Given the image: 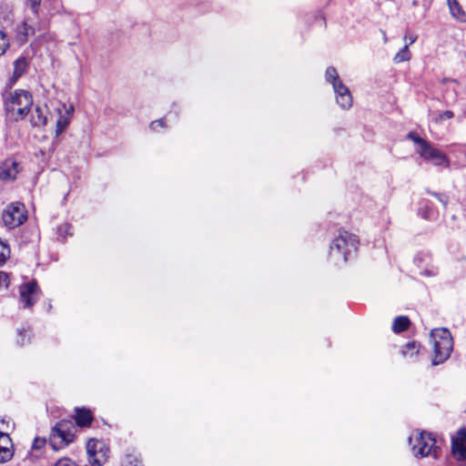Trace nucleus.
<instances>
[{
    "instance_id": "33",
    "label": "nucleus",
    "mask_w": 466,
    "mask_h": 466,
    "mask_svg": "<svg viewBox=\"0 0 466 466\" xmlns=\"http://www.w3.org/2000/svg\"><path fill=\"white\" fill-rule=\"evenodd\" d=\"M7 286H8V275L4 271H0V288L7 287Z\"/></svg>"
},
{
    "instance_id": "12",
    "label": "nucleus",
    "mask_w": 466,
    "mask_h": 466,
    "mask_svg": "<svg viewBox=\"0 0 466 466\" xmlns=\"http://www.w3.org/2000/svg\"><path fill=\"white\" fill-rule=\"evenodd\" d=\"M47 113L48 108L46 106H41L36 105L30 119L32 126L35 127L46 126L47 123Z\"/></svg>"
},
{
    "instance_id": "14",
    "label": "nucleus",
    "mask_w": 466,
    "mask_h": 466,
    "mask_svg": "<svg viewBox=\"0 0 466 466\" xmlns=\"http://www.w3.org/2000/svg\"><path fill=\"white\" fill-rule=\"evenodd\" d=\"M18 164L6 160L0 166V179H15L18 173Z\"/></svg>"
},
{
    "instance_id": "13",
    "label": "nucleus",
    "mask_w": 466,
    "mask_h": 466,
    "mask_svg": "<svg viewBox=\"0 0 466 466\" xmlns=\"http://www.w3.org/2000/svg\"><path fill=\"white\" fill-rule=\"evenodd\" d=\"M76 424L81 428L89 427L93 421V415L90 410L86 408H76Z\"/></svg>"
},
{
    "instance_id": "5",
    "label": "nucleus",
    "mask_w": 466,
    "mask_h": 466,
    "mask_svg": "<svg viewBox=\"0 0 466 466\" xmlns=\"http://www.w3.org/2000/svg\"><path fill=\"white\" fill-rule=\"evenodd\" d=\"M359 240L357 236L346 231L339 230L338 237L330 245V253L342 257L344 262L348 261L358 249Z\"/></svg>"
},
{
    "instance_id": "3",
    "label": "nucleus",
    "mask_w": 466,
    "mask_h": 466,
    "mask_svg": "<svg viewBox=\"0 0 466 466\" xmlns=\"http://www.w3.org/2000/svg\"><path fill=\"white\" fill-rule=\"evenodd\" d=\"M413 455L416 458L438 457V447L432 434L426 431H414L409 438Z\"/></svg>"
},
{
    "instance_id": "16",
    "label": "nucleus",
    "mask_w": 466,
    "mask_h": 466,
    "mask_svg": "<svg viewBox=\"0 0 466 466\" xmlns=\"http://www.w3.org/2000/svg\"><path fill=\"white\" fill-rule=\"evenodd\" d=\"M73 110V106H70V109H66V115H62L61 111L59 110V117L56 121V136L58 137L59 135H61L65 130L66 128L68 127L69 123H70V117L68 116V115L70 114V111Z\"/></svg>"
},
{
    "instance_id": "20",
    "label": "nucleus",
    "mask_w": 466,
    "mask_h": 466,
    "mask_svg": "<svg viewBox=\"0 0 466 466\" xmlns=\"http://www.w3.org/2000/svg\"><path fill=\"white\" fill-rule=\"evenodd\" d=\"M122 466H143L138 455L135 453H126L121 461Z\"/></svg>"
},
{
    "instance_id": "7",
    "label": "nucleus",
    "mask_w": 466,
    "mask_h": 466,
    "mask_svg": "<svg viewBox=\"0 0 466 466\" xmlns=\"http://www.w3.org/2000/svg\"><path fill=\"white\" fill-rule=\"evenodd\" d=\"M27 218L25 205L15 202L8 205L2 213V220L9 228H15L22 225Z\"/></svg>"
},
{
    "instance_id": "2",
    "label": "nucleus",
    "mask_w": 466,
    "mask_h": 466,
    "mask_svg": "<svg viewBox=\"0 0 466 466\" xmlns=\"http://www.w3.org/2000/svg\"><path fill=\"white\" fill-rule=\"evenodd\" d=\"M434 355L432 365L436 366L445 362L451 356L453 349V340L451 332L446 328L434 329L431 332Z\"/></svg>"
},
{
    "instance_id": "25",
    "label": "nucleus",
    "mask_w": 466,
    "mask_h": 466,
    "mask_svg": "<svg viewBox=\"0 0 466 466\" xmlns=\"http://www.w3.org/2000/svg\"><path fill=\"white\" fill-rule=\"evenodd\" d=\"M46 443V439L44 438H35L34 440V442H33V445H32V451H37V450H41ZM33 457H34V454H33V451H31L28 456L26 457L25 460H28V461H33Z\"/></svg>"
},
{
    "instance_id": "27",
    "label": "nucleus",
    "mask_w": 466,
    "mask_h": 466,
    "mask_svg": "<svg viewBox=\"0 0 466 466\" xmlns=\"http://www.w3.org/2000/svg\"><path fill=\"white\" fill-rule=\"evenodd\" d=\"M31 333L32 331L30 329H22L18 330V338L16 339L17 344L20 346H24L25 344V339H27V341H29Z\"/></svg>"
},
{
    "instance_id": "10",
    "label": "nucleus",
    "mask_w": 466,
    "mask_h": 466,
    "mask_svg": "<svg viewBox=\"0 0 466 466\" xmlns=\"http://www.w3.org/2000/svg\"><path fill=\"white\" fill-rule=\"evenodd\" d=\"M451 451L453 456L459 461L466 460V429H461L457 436L452 438Z\"/></svg>"
},
{
    "instance_id": "18",
    "label": "nucleus",
    "mask_w": 466,
    "mask_h": 466,
    "mask_svg": "<svg viewBox=\"0 0 466 466\" xmlns=\"http://www.w3.org/2000/svg\"><path fill=\"white\" fill-rule=\"evenodd\" d=\"M420 345L416 341H410L404 345L401 354L408 359L415 360L419 354Z\"/></svg>"
},
{
    "instance_id": "30",
    "label": "nucleus",
    "mask_w": 466,
    "mask_h": 466,
    "mask_svg": "<svg viewBox=\"0 0 466 466\" xmlns=\"http://www.w3.org/2000/svg\"><path fill=\"white\" fill-rule=\"evenodd\" d=\"M54 466H76V464L69 458H62L58 460Z\"/></svg>"
},
{
    "instance_id": "24",
    "label": "nucleus",
    "mask_w": 466,
    "mask_h": 466,
    "mask_svg": "<svg viewBox=\"0 0 466 466\" xmlns=\"http://www.w3.org/2000/svg\"><path fill=\"white\" fill-rule=\"evenodd\" d=\"M10 256V248L5 241L0 238V266L5 264Z\"/></svg>"
},
{
    "instance_id": "26",
    "label": "nucleus",
    "mask_w": 466,
    "mask_h": 466,
    "mask_svg": "<svg viewBox=\"0 0 466 466\" xmlns=\"http://www.w3.org/2000/svg\"><path fill=\"white\" fill-rule=\"evenodd\" d=\"M407 138L413 141L416 145H418L417 149H421L422 147H425L429 143L424 138H421L419 136H417V134L414 132H409L407 135Z\"/></svg>"
},
{
    "instance_id": "17",
    "label": "nucleus",
    "mask_w": 466,
    "mask_h": 466,
    "mask_svg": "<svg viewBox=\"0 0 466 466\" xmlns=\"http://www.w3.org/2000/svg\"><path fill=\"white\" fill-rule=\"evenodd\" d=\"M28 63L25 57H19L14 62V73L12 79L15 82L26 71Z\"/></svg>"
},
{
    "instance_id": "21",
    "label": "nucleus",
    "mask_w": 466,
    "mask_h": 466,
    "mask_svg": "<svg viewBox=\"0 0 466 466\" xmlns=\"http://www.w3.org/2000/svg\"><path fill=\"white\" fill-rule=\"evenodd\" d=\"M411 57L410 52L409 50L408 45L405 46L395 55L393 61L396 64L409 61Z\"/></svg>"
},
{
    "instance_id": "36",
    "label": "nucleus",
    "mask_w": 466,
    "mask_h": 466,
    "mask_svg": "<svg viewBox=\"0 0 466 466\" xmlns=\"http://www.w3.org/2000/svg\"><path fill=\"white\" fill-rule=\"evenodd\" d=\"M404 40L405 41L409 40V43L407 44L408 46L411 45V44H413L417 40V35H407L406 34L404 35Z\"/></svg>"
},
{
    "instance_id": "8",
    "label": "nucleus",
    "mask_w": 466,
    "mask_h": 466,
    "mask_svg": "<svg viewBox=\"0 0 466 466\" xmlns=\"http://www.w3.org/2000/svg\"><path fill=\"white\" fill-rule=\"evenodd\" d=\"M40 294L41 289L35 279L23 283L19 287L20 301L23 303L24 308H32L37 301Z\"/></svg>"
},
{
    "instance_id": "6",
    "label": "nucleus",
    "mask_w": 466,
    "mask_h": 466,
    "mask_svg": "<svg viewBox=\"0 0 466 466\" xmlns=\"http://www.w3.org/2000/svg\"><path fill=\"white\" fill-rule=\"evenodd\" d=\"M88 461L93 466H103L107 461L110 449L103 441L90 439L86 443Z\"/></svg>"
},
{
    "instance_id": "9",
    "label": "nucleus",
    "mask_w": 466,
    "mask_h": 466,
    "mask_svg": "<svg viewBox=\"0 0 466 466\" xmlns=\"http://www.w3.org/2000/svg\"><path fill=\"white\" fill-rule=\"evenodd\" d=\"M417 153L427 161H432L435 166L449 167L451 161L449 157L429 142L425 147L417 149Z\"/></svg>"
},
{
    "instance_id": "35",
    "label": "nucleus",
    "mask_w": 466,
    "mask_h": 466,
    "mask_svg": "<svg viewBox=\"0 0 466 466\" xmlns=\"http://www.w3.org/2000/svg\"><path fill=\"white\" fill-rule=\"evenodd\" d=\"M453 116H454V114H453V112H452V111H451V110H446V111H444L443 113H441V114L440 115V118H441V119H443V118H448V119H450V118H452Z\"/></svg>"
},
{
    "instance_id": "4",
    "label": "nucleus",
    "mask_w": 466,
    "mask_h": 466,
    "mask_svg": "<svg viewBox=\"0 0 466 466\" xmlns=\"http://www.w3.org/2000/svg\"><path fill=\"white\" fill-rule=\"evenodd\" d=\"M76 426L71 420H62L52 428L49 444L55 451L61 450L74 441Z\"/></svg>"
},
{
    "instance_id": "19",
    "label": "nucleus",
    "mask_w": 466,
    "mask_h": 466,
    "mask_svg": "<svg viewBox=\"0 0 466 466\" xmlns=\"http://www.w3.org/2000/svg\"><path fill=\"white\" fill-rule=\"evenodd\" d=\"M410 325V319L406 316H400L395 318L392 324V330L395 333H400L408 329Z\"/></svg>"
},
{
    "instance_id": "32",
    "label": "nucleus",
    "mask_w": 466,
    "mask_h": 466,
    "mask_svg": "<svg viewBox=\"0 0 466 466\" xmlns=\"http://www.w3.org/2000/svg\"><path fill=\"white\" fill-rule=\"evenodd\" d=\"M420 214L423 218L430 219L431 216V209L429 207L425 206L424 208H421L420 209Z\"/></svg>"
},
{
    "instance_id": "15",
    "label": "nucleus",
    "mask_w": 466,
    "mask_h": 466,
    "mask_svg": "<svg viewBox=\"0 0 466 466\" xmlns=\"http://www.w3.org/2000/svg\"><path fill=\"white\" fill-rule=\"evenodd\" d=\"M451 14L461 22L466 21V14L458 0H447Z\"/></svg>"
},
{
    "instance_id": "11",
    "label": "nucleus",
    "mask_w": 466,
    "mask_h": 466,
    "mask_svg": "<svg viewBox=\"0 0 466 466\" xmlns=\"http://www.w3.org/2000/svg\"><path fill=\"white\" fill-rule=\"evenodd\" d=\"M14 456L13 443L7 433L0 432V463L9 461Z\"/></svg>"
},
{
    "instance_id": "1",
    "label": "nucleus",
    "mask_w": 466,
    "mask_h": 466,
    "mask_svg": "<svg viewBox=\"0 0 466 466\" xmlns=\"http://www.w3.org/2000/svg\"><path fill=\"white\" fill-rule=\"evenodd\" d=\"M6 114L15 120L24 119L33 106L32 94L24 89H15L4 98Z\"/></svg>"
},
{
    "instance_id": "34",
    "label": "nucleus",
    "mask_w": 466,
    "mask_h": 466,
    "mask_svg": "<svg viewBox=\"0 0 466 466\" xmlns=\"http://www.w3.org/2000/svg\"><path fill=\"white\" fill-rule=\"evenodd\" d=\"M164 126H165L164 119H158V120L151 122L150 128L153 130H157V127H164Z\"/></svg>"
},
{
    "instance_id": "28",
    "label": "nucleus",
    "mask_w": 466,
    "mask_h": 466,
    "mask_svg": "<svg viewBox=\"0 0 466 466\" xmlns=\"http://www.w3.org/2000/svg\"><path fill=\"white\" fill-rule=\"evenodd\" d=\"M332 86H333L334 92L336 94V97L340 96L341 95H344V94L350 93V89L341 81L336 82V84Z\"/></svg>"
},
{
    "instance_id": "22",
    "label": "nucleus",
    "mask_w": 466,
    "mask_h": 466,
    "mask_svg": "<svg viewBox=\"0 0 466 466\" xmlns=\"http://www.w3.org/2000/svg\"><path fill=\"white\" fill-rule=\"evenodd\" d=\"M336 100L339 106L343 109H349L350 107H351L353 102L350 93L341 95L340 96H337Z\"/></svg>"
},
{
    "instance_id": "29",
    "label": "nucleus",
    "mask_w": 466,
    "mask_h": 466,
    "mask_svg": "<svg viewBox=\"0 0 466 466\" xmlns=\"http://www.w3.org/2000/svg\"><path fill=\"white\" fill-rule=\"evenodd\" d=\"M427 193L436 198L443 205L444 208H447V205L449 203V198L446 194L432 192L429 189L427 190Z\"/></svg>"
},
{
    "instance_id": "23",
    "label": "nucleus",
    "mask_w": 466,
    "mask_h": 466,
    "mask_svg": "<svg viewBox=\"0 0 466 466\" xmlns=\"http://www.w3.org/2000/svg\"><path fill=\"white\" fill-rule=\"evenodd\" d=\"M325 77H326V80L328 82L332 84V86H334L336 84V82H340L341 81L339 78V76H338L336 68L333 67V66H329L326 69Z\"/></svg>"
},
{
    "instance_id": "37",
    "label": "nucleus",
    "mask_w": 466,
    "mask_h": 466,
    "mask_svg": "<svg viewBox=\"0 0 466 466\" xmlns=\"http://www.w3.org/2000/svg\"><path fill=\"white\" fill-rule=\"evenodd\" d=\"M423 274L425 276H435V275H437V270L436 269L425 270Z\"/></svg>"
},
{
    "instance_id": "31",
    "label": "nucleus",
    "mask_w": 466,
    "mask_h": 466,
    "mask_svg": "<svg viewBox=\"0 0 466 466\" xmlns=\"http://www.w3.org/2000/svg\"><path fill=\"white\" fill-rule=\"evenodd\" d=\"M30 4L31 9L35 15H38L39 6L41 4V0H27Z\"/></svg>"
}]
</instances>
